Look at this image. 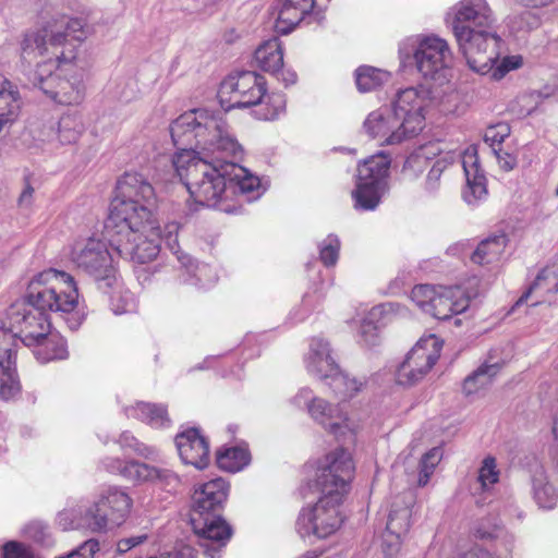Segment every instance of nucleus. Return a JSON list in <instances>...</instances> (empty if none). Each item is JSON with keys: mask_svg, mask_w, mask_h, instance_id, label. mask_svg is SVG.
<instances>
[{"mask_svg": "<svg viewBox=\"0 0 558 558\" xmlns=\"http://www.w3.org/2000/svg\"><path fill=\"white\" fill-rule=\"evenodd\" d=\"M336 374L329 377V386L333 392L342 399H351L363 390L366 385L365 377L351 376L337 368Z\"/></svg>", "mask_w": 558, "mask_h": 558, "instance_id": "obj_35", "label": "nucleus"}, {"mask_svg": "<svg viewBox=\"0 0 558 558\" xmlns=\"http://www.w3.org/2000/svg\"><path fill=\"white\" fill-rule=\"evenodd\" d=\"M113 96L123 102H130L140 95V86L135 78L125 77L117 81L111 92Z\"/></svg>", "mask_w": 558, "mask_h": 558, "instance_id": "obj_45", "label": "nucleus"}, {"mask_svg": "<svg viewBox=\"0 0 558 558\" xmlns=\"http://www.w3.org/2000/svg\"><path fill=\"white\" fill-rule=\"evenodd\" d=\"M255 60L260 69L267 72H278L283 65V49L277 38L262 44L255 51Z\"/></svg>", "mask_w": 558, "mask_h": 558, "instance_id": "obj_34", "label": "nucleus"}, {"mask_svg": "<svg viewBox=\"0 0 558 558\" xmlns=\"http://www.w3.org/2000/svg\"><path fill=\"white\" fill-rule=\"evenodd\" d=\"M542 99L543 96L538 92H529L522 94L518 96L513 102H511L510 110L519 118L530 116L539 106Z\"/></svg>", "mask_w": 558, "mask_h": 558, "instance_id": "obj_44", "label": "nucleus"}, {"mask_svg": "<svg viewBox=\"0 0 558 558\" xmlns=\"http://www.w3.org/2000/svg\"><path fill=\"white\" fill-rule=\"evenodd\" d=\"M156 208L154 187L142 174L125 173L118 181L107 228L113 230L112 245L123 258L146 264L159 254Z\"/></svg>", "mask_w": 558, "mask_h": 558, "instance_id": "obj_3", "label": "nucleus"}, {"mask_svg": "<svg viewBox=\"0 0 558 558\" xmlns=\"http://www.w3.org/2000/svg\"><path fill=\"white\" fill-rule=\"evenodd\" d=\"M3 558H35L32 551L16 542H9L3 548Z\"/></svg>", "mask_w": 558, "mask_h": 558, "instance_id": "obj_54", "label": "nucleus"}, {"mask_svg": "<svg viewBox=\"0 0 558 558\" xmlns=\"http://www.w3.org/2000/svg\"><path fill=\"white\" fill-rule=\"evenodd\" d=\"M97 550L98 543L94 539H88L69 554L58 558H93Z\"/></svg>", "mask_w": 558, "mask_h": 558, "instance_id": "obj_53", "label": "nucleus"}, {"mask_svg": "<svg viewBox=\"0 0 558 558\" xmlns=\"http://www.w3.org/2000/svg\"><path fill=\"white\" fill-rule=\"evenodd\" d=\"M87 522V509L83 514L82 511L76 510H63L58 514V524L63 530L69 529H88V525L83 523Z\"/></svg>", "mask_w": 558, "mask_h": 558, "instance_id": "obj_49", "label": "nucleus"}, {"mask_svg": "<svg viewBox=\"0 0 558 558\" xmlns=\"http://www.w3.org/2000/svg\"><path fill=\"white\" fill-rule=\"evenodd\" d=\"M502 364L499 362H485L471 375H469L462 386L463 393L466 397L478 395L485 390L492 383L493 378L499 373Z\"/></svg>", "mask_w": 558, "mask_h": 558, "instance_id": "obj_31", "label": "nucleus"}, {"mask_svg": "<svg viewBox=\"0 0 558 558\" xmlns=\"http://www.w3.org/2000/svg\"><path fill=\"white\" fill-rule=\"evenodd\" d=\"M266 93L263 76L255 72L244 71L229 75L220 86L218 96L226 110L256 106Z\"/></svg>", "mask_w": 558, "mask_h": 558, "instance_id": "obj_12", "label": "nucleus"}, {"mask_svg": "<svg viewBox=\"0 0 558 558\" xmlns=\"http://www.w3.org/2000/svg\"><path fill=\"white\" fill-rule=\"evenodd\" d=\"M146 539V535H136L122 538L117 544V549L120 553H126L131 548L142 544Z\"/></svg>", "mask_w": 558, "mask_h": 558, "instance_id": "obj_57", "label": "nucleus"}, {"mask_svg": "<svg viewBox=\"0 0 558 558\" xmlns=\"http://www.w3.org/2000/svg\"><path fill=\"white\" fill-rule=\"evenodd\" d=\"M510 128L505 123L490 126L485 133V142L490 143L494 147L502 144V142L509 136Z\"/></svg>", "mask_w": 558, "mask_h": 558, "instance_id": "obj_52", "label": "nucleus"}, {"mask_svg": "<svg viewBox=\"0 0 558 558\" xmlns=\"http://www.w3.org/2000/svg\"><path fill=\"white\" fill-rule=\"evenodd\" d=\"M412 302L424 313L437 319H448L465 312L471 296L461 287L415 286L411 291Z\"/></svg>", "mask_w": 558, "mask_h": 558, "instance_id": "obj_8", "label": "nucleus"}, {"mask_svg": "<svg viewBox=\"0 0 558 558\" xmlns=\"http://www.w3.org/2000/svg\"><path fill=\"white\" fill-rule=\"evenodd\" d=\"M353 474L354 463L349 451L341 448L325 456L316 475V487L322 496L312 508L301 511L296 522L301 537L326 538L339 529L342 522L339 507Z\"/></svg>", "mask_w": 558, "mask_h": 558, "instance_id": "obj_4", "label": "nucleus"}, {"mask_svg": "<svg viewBox=\"0 0 558 558\" xmlns=\"http://www.w3.org/2000/svg\"><path fill=\"white\" fill-rule=\"evenodd\" d=\"M175 446L184 464L193 465L198 470L205 469L209 463V445L196 428H189L175 437Z\"/></svg>", "mask_w": 558, "mask_h": 558, "instance_id": "obj_22", "label": "nucleus"}, {"mask_svg": "<svg viewBox=\"0 0 558 558\" xmlns=\"http://www.w3.org/2000/svg\"><path fill=\"white\" fill-rule=\"evenodd\" d=\"M413 57L417 71L430 80L445 77L453 60L447 40L437 35L417 37Z\"/></svg>", "mask_w": 558, "mask_h": 558, "instance_id": "obj_13", "label": "nucleus"}, {"mask_svg": "<svg viewBox=\"0 0 558 558\" xmlns=\"http://www.w3.org/2000/svg\"><path fill=\"white\" fill-rule=\"evenodd\" d=\"M407 308L398 303H385L374 306L361 320L359 341L367 347L376 345L379 341V329L389 316H404Z\"/></svg>", "mask_w": 558, "mask_h": 558, "instance_id": "obj_21", "label": "nucleus"}, {"mask_svg": "<svg viewBox=\"0 0 558 558\" xmlns=\"http://www.w3.org/2000/svg\"><path fill=\"white\" fill-rule=\"evenodd\" d=\"M340 241L336 235H328L319 246L320 260L326 266L336 265L339 257Z\"/></svg>", "mask_w": 558, "mask_h": 558, "instance_id": "obj_48", "label": "nucleus"}, {"mask_svg": "<svg viewBox=\"0 0 558 558\" xmlns=\"http://www.w3.org/2000/svg\"><path fill=\"white\" fill-rule=\"evenodd\" d=\"M180 226L178 222L172 221L167 223L163 227V232L160 233V240L162 239L168 247L177 256L180 255L179 250V243H178V233H179Z\"/></svg>", "mask_w": 558, "mask_h": 558, "instance_id": "obj_51", "label": "nucleus"}, {"mask_svg": "<svg viewBox=\"0 0 558 558\" xmlns=\"http://www.w3.org/2000/svg\"><path fill=\"white\" fill-rule=\"evenodd\" d=\"M509 23L513 32H521L531 31L537 27L539 24V20L534 13L530 11H524L519 16L510 17Z\"/></svg>", "mask_w": 558, "mask_h": 558, "instance_id": "obj_50", "label": "nucleus"}, {"mask_svg": "<svg viewBox=\"0 0 558 558\" xmlns=\"http://www.w3.org/2000/svg\"><path fill=\"white\" fill-rule=\"evenodd\" d=\"M178 147L172 163L191 196L204 206L217 207L228 189L226 159H242L244 149L219 111L193 109L170 125Z\"/></svg>", "mask_w": 558, "mask_h": 558, "instance_id": "obj_1", "label": "nucleus"}, {"mask_svg": "<svg viewBox=\"0 0 558 558\" xmlns=\"http://www.w3.org/2000/svg\"><path fill=\"white\" fill-rule=\"evenodd\" d=\"M178 259L183 266L187 268V271L195 278V281L190 280L192 284H198L202 288H206L217 280L216 272L206 264H194L187 255L178 256Z\"/></svg>", "mask_w": 558, "mask_h": 558, "instance_id": "obj_42", "label": "nucleus"}, {"mask_svg": "<svg viewBox=\"0 0 558 558\" xmlns=\"http://www.w3.org/2000/svg\"><path fill=\"white\" fill-rule=\"evenodd\" d=\"M166 558H195V550L184 545L180 549L169 553Z\"/></svg>", "mask_w": 558, "mask_h": 558, "instance_id": "obj_60", "label": "nucleus"}, {"mask_svg": "<svg viewBox=\"0 0 558 558\" xmlns=\"http://www.w3.org/2000/svg\"><path fill=\"white\" fill-rule=\"evenodd\" d=\"M27 300L47 313L71 315L68 320L71 329H76L81 318L76 315L78 290L74 278L53 268L38 274L28 284Z\"/></svg>", "mask_w": 558, "mask_h": 558, "instance_id": "obj_7", "label": "nucleus"}, {"mask_svg": "<svg viewBox=\"0 0 558 558\" xmlns=\"http://www.w3.org/2000/svg\"><path fill=\"white\" fill-rule=\"evenodd\" d=\"M255 114L258 119L271 121L278 119L286 110V98L281 94H271L267 101L257 104Z\"/></svg>", "mask_w": 558, "mask_h": 558, "instance_id": "obj_43", "label": "nucleus"}, {"mask_svg": "<svg viewBox=\"0 0 558 558\" xmlns=\"http://www.w3.org/2000/svg\"><path fill=\"white\" fill-rule=\"evenodd\" d=\"M363 131L369 137L377 140L380 145H397L412 137L401 126V122L392 110L387 107L368 113L363 123Z\"/></svg>", "mask_w": 558, "mask_h": 558, "instance_id": "obj_17", "label": "nucleus"}, {"mask_svg": "<svg viewBox=\"0 0 558 558\" xmlns=\"http://www.w3.org/2000/svg\"><path fill=\"white\" fill-rule=\"evenodd\" d=\"M123 478L136 484L154 483L162 487H175L180 478L171 470L157 468L136 460L126 461L123 470Z\"/></svg>", "mask_w": 558, "mask_h": 558, "instance_id": "obj_23", "label": "nucleus"}, {"mask_svg": "<svg viewBox=\"0 0 558 558\" xmlns=\"http://www.w3.org/2000/svg\"><path fill=\"white\" fill-rule=\"evenodd\" d=\"M500 472L497 468V462L494 457H486L482 461V465L478 470L477 480L483 489H488L490 486L499 481Z\"/></svg>", "mask_w": 558, "mask_h": 558, "instance_id": "obj_46", "label": "nucleus"}, {"mask_svg": "<svg viewBox=\"0 0 558 558\" xmlns=\"http://www.w3.org/2000/svg\"><path fill=\"white\" fill-rule=\"evenodd\" d=\"M553 436H554V439H553V444L550 446V453H551L553 459L558 464V411L554 417Z\"/></svg>", "mask_w": 558, "mask_h": 558, "instance_id": "obj_59", "label": "nucleus"}, {"mask_svg": "<svg viewBox=\"0 0 558 558\" xmlns=\"http://www.w3.org/2000/svg\"><path fill=\"white\" fill-rule=\"evenodd\" d=\"M551 0H533L532 5L533 7H544L550 3Z\"/></svg>", "mask_w": 558, "mask_h": 558, "instance_id": "obj_64", "label": "nucleus"}, {"mask_svg": "<svg viewBox=\"0 0 558 558\" xmlns=\"http://www.w3.org/2000/svg\"><path fill=\"white\" fill-rule=\"evenodd\" d=\"M21 105L17 87L0 73V132L17 119Z\"/></svg>", "mask_w": 558, "mask_h": 558, "instance_id": "obj_29", "label": "nucleus"}, {"mask_svg": "<svg viewBox=\"0 0 558 558\" xmlns=\"http://www.w3.org/2000/svg\"><path fill=\"white\" fill-rule=\"evenodd\" d=\"M462 168L466 179L463 198L469 204H475L486 196V179L480 169L478 157L474 149H466L462 156Z\"/></svg>", "mask_w": 558, "mask_h": 558, "instance_id": "obj_25", "label": "nucleus"}, {"mask_svg": "<svg viewBox=\"0 0 558 558\" xmlns=\"http://www.w3.org/2000/svg\"><path fill=\"white\" fill-rule=\"evenodd\" d=\"M277 76L278 80L282 81L286 86L294 84L296 81V74L289 70L279 69L278 72H272Z\"/></svg>", "mask_w": 558, "mask_h": 558, "instance_id": "obj_61", "label": "nucleus"}, {"mask_svg": "<svg viewBox=\"0 0 558 558\" xmlns=\"http://www.w3.org/2000/svg\"><path fill=\"white\" fill-rule=\"evenodd\" d=\"M101 464L107 472L119 474L123 477V470L126 468V461H123L119 458L108 457L102 460Z\"/></svg>", "mask_w": 558, "mask_h": 558, "instance_id": "obj_55", "label": "nucleus"}, {"mask_svg": "<svg viewBox=\"0 0 558 558\" xmlns=\"http://www.w3.org/2000/svg\"><path fill=\"white\" fill-rule=\"evenodd\" d=\"M134 452L147 460H158L159 458V450L156 447L147 446L141 441L135 447Z\"/></svg>", "mask_w": 558, "mask_h": 558, "instance_id": "obj_58", "label": "nucleus"}, {"mask_svg": "<svg viewBox=\"0 0 558 558\" xmlns=\"http://www.w3.org/2000/svg\"><path fill=\"white\" fill-rule=\"evenodd\" d=\"M315 0H281L276 19V31L289 34L313 10Z\"/></svg>", "mask_w": 558, "mask_h": 558, "instance_id": "obj_27", "label": "nucleus"}, {"mask_svg": "<svg viewBox=\"0 0 558 558\" xmlns=\"http://www.w3.org/2000/svg\"><path fill=\"white\" fill-rule=\"evenodd\" d=\"M390 159L379 153L365 159L357 168L355 189L352 191L354 207L374 210L384 194Z\"/></svg>", "mask_w": 558, "mask_h": 558, "instance_id": "obj_9", "label": "nucleus"}, {"mask_svg": "<svg viewBox=\"0 0 558 558\" xmlns=\"http://www.w3.org/2000/svg\"><path fill=\"white\" fill-rule=\"evenodd\" d=\"M194 533L199 537V546L209 558H217L221 548L232 535L229 524L220 517L214 514L206 517H191Z\"/></svg>", "mask_w": 558, "mask_h": 558, "instance_id": "obj_18", "label": "nucleus"}, {"mask_svg": "<svg viewBox=\"0 0 558 558\" xmlns=\"http://www.w3.org/2000/svg\"><path fill=\"white\" fill-rule=\"evenodd\" d=\"M298 407H305L308 415L325 430L342 437L355 430V423L348 416L340 404H332L327 400L313 396L307 388H302L293 398Z\"/></svg>", "mask_w": 558, "mask_h": 558, "instance_id": "obj_11", "label": "nucleus"}, {"mask_svg": "<svg viewBox=\"0 0 558 558\" xmlns=\"http://www.w3.org/2000/svg\"><path fill=\"white\" fill-rule=\"evenodd\" d=\"M442 457L441 450L439 448H433L427 453H425L421 460V471L418 475V485L425 486L430 475L433 474L436 465L440 462Z\"/></svg>", "mask_w": 558, "mask_h": 558, "instance_id": "obj_47", "label": "nucleus"}, {"mask_svg": "<svg viewBox=\"0 0 558 558\" xmlns=\"http://www.w3.org/2000/svg\"><path fill=\"white\" fill-rule=\"evenodd\" d=\"M241 159L229 158L225 162V174L228 177V185L238 189L240 194L246 195L247 199H254L262 194V184L257 175L236 161Z\"/></svg>", "mask_w": 558, "mask_h": 558, "instance_id": "obj_26", "label": "nucleus"}, {"mask_svg": "<svg viewBox=\"0 0 558 558\" xmlns=\"http://www.w3.org/2000/svg\"><path fill=\"white\" fill-rule=\"evenodd\" d=\"M424 154L427 158L437 157L426 179L427 189L435 190L442 172L460 157V153L453 148H448L445 143L437 142L426 145Z\"/></svg>", "mask_w": 558, "mask_h": 558, "instance_id": "obj_28", "label": "nucleus"}, {"mask_svg": "<svg viewBox=\"0 0 558 558\" xmlns=\"http://www.w3.org/2000/svg\"><path fill=\"white\" fill-rule=\"evenodd\" d=\"M71 259L96 280H109L113 276L112 258L101 240L88 238L77 241L72 248Z\"/></svg>", "mask_w": 558, "mask_h": 558, "instance_id": "obj_16", "label": "nucleus"}, {"mask_svg": "<svg viewBox=\"0 0 558 558\" xmlns=\"http://www.w3.org/2000/svg\"><path fill=\"white\" fill-rule=\"evenodd\" d=\"M90 32L78 17L56 14L26 32L20 45L21 71L53 102L75 106L85 97L84 70L77 68L82 43Z\"/></svg>", "mask_w": 558, "mask_h": 558, "instance_id": "obj_2", "label": "nucleus"}, {"mask_svg": "<svg viewBox=\"0 0 558 558\" xmlns=\"http://www.w3.org/2000/svg\"><path fill=\"white\" fill-rule=\"evenodd\" d=\"M507 245V236L505 234L494 235L482 241L471 258L475 264H489L496 262L504 254Z\"/></svg>", "mask_w": 558, "mask_h": 558, "instance_id": "obj_36", "label": "nucleus"}, {"mask_svg": "<svg viewBox=\"0 0 558 558\" xmlns=\"http://www.w3.org/2000/svg\"><path fill=\"white\" fill-rule=\"evenodd\" d=\"M10 327L16 329L21 340L34 348L36 359L43 363L63 360L68 356L63 337L50 331L48 313L26 299V302L13 304L9 312Z\"/></svg>", "mask_w": 558, "mask_h": 558, "instance_id": "obj_6", "label": "nucleus"}, {"mask_svg": "<svg viewBox=\"0 0 558 558\" xmlns=\"http://www.w3.org/2000/svg\"><path fill=\"white\" fill-rule=\"evenodd\" d=\"M34 189L31 185L25 186L19 197V204L21 206L28 207L33 201Z\"/></svg>", "mask_w": 558, "mask_h": 558, "instance_id": "obj_63", "label": "nucleus"}, {"mask_svg": "<svg viewBox=\"0 0 558 558\" xmlns=\"http://www.w3.org/2000/svg\"><path fill=\"white\" fill-rule=\"evenodd\" d=\"M502 45V39L497 46V56L492 58L490 61L487 62L486 71L480 70L476 65L468 64L471 70L482 75L489 74L490 77L495 81H500L504 78L510 71L517 70L522 65V57L521 56H508L499 60L500 49Z\"/></svg>", "mask_w": 558, "mask_h": 558, "instance_id": "obj_33", "label": "nucleus"}, {"mask_svg": "<svg viewBox=\"0 0 558 558\" xmlns=\"http://www.w3.org/2000/svg\"><path fill=\"white\" fill-rule=\"evenodd\" d=\"M305 366L310 374L323 380H327L332 374H336L338 364L329 343L325 339L313 338L311 340Z\"/></svg>", "mask_w": 558, "mask_h": 558, "instance_id": "obj_24", "label": "nucleus"}, {"mask_svg": "<svg viewBox=\"0 0 558 558\" xmlns=\"http://www.w3.org/2000/svg\"><path fill=\"white\" fill-rule=\"evenodd\" d=\"M532 494L539 508L553 509L557 504L558 493L541 466L536 468L532 475Z\"/></svg>", "mask_w": 558, "mask_h": 558, "instance_id": "obj_32", "label": "nucleus"}, {"mask_svg": "<svg viewBox=\"0 0 558 558\" xmlns=\"http://www.w3.org/2000/svg\"><path fill=\"white\" fill-rule=\"evenodd\" d=\"M126 415L137 418L153 428H165L170 425L166 408L146 402H137L125 409Z\"/></svg>", "mask_w": 558, "mask_h": 558, "instance_id": "obj_30", "label": "nucleus"}, {"mask_svg": "<svg viewBox=\"0 0 558 558\" xmlns=\"http://www.w3.org/2000/svg\"><path fill=\"white\" fill-rule=\"evenodd\" d=\"M441 347V341L435 335L422 337L398 367L397 383L412 386L420 381L438 360Z\"/></svg>", "mask_w": 558, "mask_h": 558, "instance_id": "obj_14", "label": "nucleus"}, {"mask_svg": "<svg viewBox=\"0 0 558 558\" xmlns=\"http://www.w3.org/2000/svg\"><path fill=\"white\" fill-rule=\"evenodd\" d=\"M15 335L0 328V399L9 400L19 395L20 383L15 373Z\"/></svg>", "mask_w": 558, "mask_h": 558, "instance_id": "obj_19", "label": "nucleus"}, {"mask_svg": "<svg viewBox=\"0 0 558 558\" xmlns=\"http://www.w3.org/2000/svg\"><path fill=\"white\" fill-rule=\"evenodd\" d=\"M389 73L372 66H360L355 72L360 92H371L389 80Z\"/></svg>", "mask_w": 558, "mask_h": 558, "instance_id": "obj_40", "label": "nucleus"}, {"mask_svg": "<svg viewBox=\"0 0 558 558\" xmlns=\"http://www.w3.org/2000/svg\"><path fill=\"white\" fill-rule=\"evenodd\" d=\"M132 499L129 494L117 486L101 490L98 499L87 508V522L93 532L105 531L120 525L131 511Z\"/></svg>", "mask_w": 558, "mask_h": 558, "instance_id": "obj_10", "label": "nucleus"}, {"mask_svg": "<svg viewBox=\"0 0 558 558\" xmlns=\"http://www.w3.org/2000/svg\"><path fill=\"white\" fill-rule=\"evenodd\" d=\"M119 442L123 448H131L133 451L140 442L132 434L124 432L121 434Z\"/></svg>", "mask_w": 558, "mask_h": 558, "instance_id": "obj_62", "label": "nucleus"}, {"mask_svg": "<svg viewBox=\"0 0 558 558\" xmlns=\"http://www.w3.org/2000/svg\"><path fill=\"white\" fill-rule=\"evenodd\" d=\"M430 105L428 89L423 86L408 87L399 90L392 100V112L413 137L425 125V112Z\"/></svg>", "mask_w": 558, "mask_h": 558, "instance_id": "obj_15", "label": "nucleus"}, {"mask_svg": "<svg viewBox=\"0 0 558 558\" xmlns=\"http://www.w3.org/2000/svg\"><path fill=\"white\" fill-rule=\"evenodd\" d=\"M557 288V278L553 276V274L549 270L544 269L537 275L529 290L525 293H523L522 296L517 301L515 305L519 306L520 304L525 302L532 294H535L537 296V300L535 303H533V305L543 303L546 300V295L548 293L556 292Z\"/></svg>", "mask_w": 558, "mask_h": 558, "instance_id": "obj_37", "label": "nucleus"}, {"mask_svg": "<svg viewBox=\"0 0 558 558\" xmlns=\"http://www.w3.org/2000/svg\"><path fill=\"white\" fill-rule=\"evenodd\" d=\"M452 12L450 26L460 51L468 64L486 71L487 62L497 56L500 41L492 8L486 0H461Z\"/></svg>", "mask_w": 558, "mask_h": 558, "instance_id": "obj_5", "label": "nucleus"}, {"mask_svg": "<svg viewBox=\"0 0 558 558\" xmlns=\"http://www.w3.org/2000/svg\"><path fill=\"white\" fill-rule=\"evenodd\" d=\"M250 462V453L245 448L231 447L217 452V464L227 472H238Z\"/></svg>", "mask_w": 558, "mask_h": 558, "instance_id": "obj_38", "label": "nucleus"}, {"mask_svg": "<svg viewBox=\"0 0 558 558\" xmlns=\"http://www.w3.org/2000/svg\"><path fill=\"white\" fill-rule=\"evenodd\" d=\"M410 512L408 509L401 510L399 513L391 512L387 522V531L392 536L391 543L385 548V553L392 555L398 550L400 535L409 527Z\"/></svg>", "mask_w": 558, "mask_h": 558, "instance_id": "obj_41", "label": "nucleus"}, {"mask_svg": "<svg viewBox=\"0 0 558 558\" xmlns=\"http://www.w3.org/2000/svg\"><path fill=\"white\" fill-rule=\"evenodd\" d=\"M83 122L76 114H64L58 122V140L62 145L77 142L83 133Z\"/></svg>", "mask_w": 558, "mask_h": 558, "instance_id": "obj_39", "label": "nucleus"}, {"mask_svg": "<svg viewBox=\"0 0 558 558\" xmlns=\"http://www.w3.org/2000/svg\"><path fill=\"white\" fill-rule=\"evenodd\" d=\"M229 484L221 477L204 483L195 489L191 517L211 515L227 500Z\"/></svg>", "mask_w": 558, "mask_h": 558, "instance_id": "obj_20", "label": "nucleus"}, {"mask_svg": "<svg viewBox=\"0 0 558 558\" xmlns=\"http://www.w3.org/2000/svg\"><path fill=\"white\" fill-rule=\"evenodd\" d=\"M500 169L511 171L517 165V158L509 153L494 148Z\"/></svg>", "mask_w": 558, "mask_h": 558, "instance_id": "obj_56", "label": "nucleus"}]
</instances>
